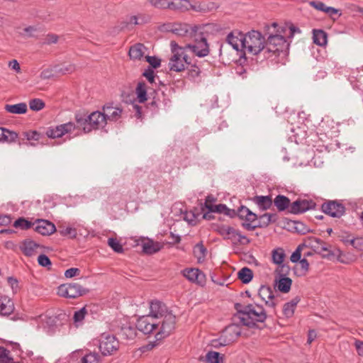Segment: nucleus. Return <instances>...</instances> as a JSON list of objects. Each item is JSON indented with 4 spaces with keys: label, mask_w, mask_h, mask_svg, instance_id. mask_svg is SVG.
I'll return each instance as SVG.
<instances>
[{
    "label": "nucleus",
    "mask_w": 363,
    "mask_h": 363,
    "mask_svg": "<svg viewBox=\"0 0 363 363\" xmlns=\"http://www.w3.org/2000/svg\"><path fill=\"white\" fill-rule=\"evenodd\" d=\"M183 277L199 286H203L206 283V275L197 268H189L183 270Z\"/></svg>",
    "instance_id": "2eb2a0df"
},
{
    "label": "nucleus",
    "mask_w": 363,
    "mask_h": 363,
    "mask_svg": "<svg viewBox=\"0 0 363 363\" xmlns=\"http://www.w3.org/2000/svg\"><path fill=\"white\" fill-rule=\"evenodd\" d=\"M172 55L169 58L168 67L171 72H182V47H180L174 40L170 43Z\"/></svg>",
    "instance_id": "9d476101"
},
{
    "label": "nucleus",
    "mask_w": 363,
    "mask_h": 363,
    "mask_svg": "<svg viewBox=\"0 0 363 363\" xmlns=\"http://www.w3.org/2000/svg\"><path fill=\"white\" fill-rule=\"evenodd\" d=\"M183 220H185L191 225H195L197 223V216L191 212H183Z\"/></svg>",
    "instance_id": "6e6d98bb"
},
{
    "label": "nucleus",
    "mask_w": 363,
    "mask_h": 363,
    "mask_svg": "<svg viewBox=\"0 0 363 363\" xmlns=\"http://www.w3.org/2000/svg\"><path fill=\"white\" fill-rule=\"evenodd\" d=\"M88 292L89 290L87 289L84 288L77 283L62 284L57 288V294L60 296L69 298H76Z\"/></svg>",
    "instance_id": "6e6552de"
},
{
    "label": "nucleus",
    "mask_w": 363,
    "mask_h": 363,
    "mask_svg": "<svg viewBox=\"0 0 363 363\" xmlns=\"http://www.w3.org/2000/svg\"><path fill=\"white\" fill-rule=\"evenodd\" d=\"M272 261L277 264H281L285 257V253L282 248L274 249L272 252Z\"/></svg>",
    "instance_id": "a19ab883"
},
{
    "label": "nucleus",
    "mask_w": 363,
    "mask_h": 363,
    "mask_svg": "<svg viewBox=\"0 0 363 363\" xmlns=\"http://www.w3.org/2000/svg\"><path fill=\"white\" fill-rule=\"evenodd\" d=\"M75 128V124L72 122H69L57 125L55 128L48 129L46 132V134L49 138H60L65 133L73 131Z\"/></svg>",
    "instance_id": "dca6fc26"
},
{
    "label": "nucleus",
    "mask_w": 363,
    "mask_h": 363,
    "mask_svg": "<svg viewBox=\"0 0 363 363\" xmlns=\"http://www.w3.org/2000/svg\"><path fill=\"white\" fill-rule=\"evenodd\" d=\"M238 277L243 284H247L252 279V271L248 267H243L238 272Z\"/></svg>",
    "instance_id": "e433bc0d"
},
{
    "label": "nucleus",
    "mask_w": 363,
    "mask_h": 363,
    "mask_svg": "<svg viewBox=\"0 0 363 363\" xmlns=\"http://www.w3.org/2000/svg\"><path fill=\"white\" fill-rule=\"evenodd\" d=\"M233 333L234 334V337L237 338L240 335V332L238 330V328L235 325L229 326L225 329L220 340H222L223 337H227L228 334H231Z\"/></svg>",
    "instance_id": "5fc2aeb1"
},
{
    "label": "nucleus",
    "mask_w": 363,
    "mask_h": 363,
    "mask_svg": "<svg viewBox=\"0 0 363 363\" xmlns=\"http://www.w3.org/2000/svg\"><path fill=\"white\" fill-rule=\"evenodd\" d=\"M24 138L28 140H38L40 138V133L37 131H28L23 133Z\"/></svg>",
    "instance_id": "e2e57ef3"
},
{
    "label": "nucleus",
    "mask_w": 363,
    "mask_h": 363,
    "mask_svg": "<svg viewBox=\"0 0 363 363\" xmlns=\"http://www.w3.org/2000/svg\"><path fill=\"white\" fill-rule=\"evenodd\" d=\"M309 4L316 10L323 11L324 13H325V9L328 8V6L320 1H312L309 2Z\"/></svg>",
    "instance_id": "680f3d73"
},
{
    "label": "nucleus",
    "mask_w": 363,
    "mask_h": 363,
    "mask_svg": "<svg viewBox=\"0 0 363 363\" xmlns=\"http://www.w3.org/2000/svg\"><path fill=\"white\" fill-rule=\"evenodd\" d=\"M289 43L279 33H269L263 50V57L276 64L284 65L289 55Z\"/></svg>",
    "instance_id": "f257e3e1"
},
{
    "label": "nucleus",
    "mask_w": 363,
    "mask_h": 363,
    "mask_svg": "<svg viewBox=\"0 0 363 363\" xmlns=\"http://www.w3.org/2000/svg\"><path fill=\"white\" fill-rule=\"evenodd\" d=\"M150 21V16L145 13H138L135 16H131L128 19V24L143 25L147 23Z\"/></svg>",
    "instance_id": "2f4dec72"
},
{
    "label": "nucleus",
    "mask_w": 363,
    "mask_h": 363,
    "mask_svg": "<svg viewBox=\"0 0 363 363\" xmlns=\"http://www.w3.org/2000/svg\"><path fill=\"white\" fill-rule=\"evenodd\" d=\"M241 307L240 303L235 304V308L241 315L240 320L246 326L254 327L257 322L263 323L267 318L266 311L260 305L248 304Z\"/></svg>",
    "instance_id": "7ed1b4c3"
},
{
    "label": "nucleus",
    "mask_w": 363,
    "mask_h": 363,
    "mask_svg": "<svg viewBox=\"0 0 363 363\" xmlns=\"http://www.w3.org/2000/svg\"><path fill=\"white\" fill-rule=\"evenodd\" d=\"M34 223H31L23 218H20L17 219L14 223L13 226L16 228H21L22 230H27L30 228H33Z\"/></svg>",
    "instance_id": "37998d69"
},
{
    "label": "nucleus",
    "mask_w": 363,
    "mask_h": 363,
    "mask_svg": "<svg viewBox=\"0 0 363 363\" xmlns=\"http://www.w3.org/2000/svg\"><path fill=\"white\" fill-rule=\"evenodd\" d=\"M315 206L316 203L311 199H298L291 204L289 211L293 214L302 213L315 208Z\"/></svg>",
    "instance_id": "f8f14e48"
},
{
    "label": "nucleus",
    "mask_w": 363,
    "mask_h": 363,
    "mask_svg": "<svg viewBox=\"0 0 363 363\" xmlns=\"http://www.w3.org/2000/svg\"><path fill=\"white\" fill-rule=\"evenodd\" d=\"M257 218L258 217L257 214L250 211V213L245 219V221L247 222V223L245 225V228L247 230L255 229L257 227V224L253 225V223L257 220Z\"/></svg>",
    "instance_id": "c03bdc74"
},
{
    "label": "nucleus",
    "mask_w": 363,
    "mask_h": 363,
    "mask_svg": "<svg viewBox=\"0 0 363 363\" xmlns=\"http://www.w3.org/2000/svg\"><path fill=\"white\" fill-rule=\"evenodd\" d=\"M206 13L210 11L208 5L197 0H183V11Z\"/></svg>",
    "instance_id": "6ab92c4d"
},
{
    "label": "nucleus",
    "mask_w": 363,
    "mask_h": 363,
    "mask_svg": "<svg viewBox=\"0 0 363 363\" xmlns=\"http://www.w3.org/2000/svg\"><path fill=\"white\" fill-rule=\"evenodd\" d=\"M207 208L211 212L222 213H225L226 215L228 214V211H229V209L227 208V206L225 204H218V205L211 204L210 206H207Z\"/></svg>",
    "instance_id": "de8ad7c7"
},
{
    "label": "nucleus",
    "mask_w": 363,
    "mask_h": 363,
    "mask_svg": "<svg viewBox=\"0 0 363 363\" xmlns=\"http://www.w3.org/2000/svg\"><path fill=\"white\" fill-rule=\"evenodd\" d=\"M246 58L245 57H241L238 60L240 64L238 65L235 68L236 74L240 76L242 79L247 77V69L242 65V62H244Z\"/></svg>",
    "instance_id": "a18cd8bd"
},
{
    "label": "nucleus",
    "mask_w": 363,
    "mask_h": 363,
    "mask_svg": "<svg viewBox=\"0 0 363 363\" xmlns=\"http://www.w3.org/2000/svg\"><path fill=\"white\" fill-rule=\"evenodd\" d=\"M146 61L152 66V68H157L160 66L161 60L155 56H146Z\"/></svg>",
    "instance_id": "052dcab7"
},
{
    "label": "nucleus",
    "mask_w": 363,
    "mask_h": 363,
    "mask_svg": "<svg viewBox=\"0 0 363 363\" xmlns=\"http://www.w3.org/2000/svg\"><path fill=\"white\" fill-rule=\"evenodd\" d=\"M206 362L208 363H223V355L215 351H209L206 355Z\"/></svg>",
    "instance_id": "ea45409f"
},
{
    "label": "nucleus",
    "mask_w": 363,
    "mask_h": 363,
    "mask_svg": "<svg viewBox=\"0 0 363 363\" xmlns=\"http://www.w3.org/2000/svg\"><path fill=\"white\" fill-rule=\"evenodd\" d=\"M168 9L172 11H178L182 8V0H169Z\"/></svg>",
    "instance_id": "774afa93"
},
{
    "label": "nucleus",
    "mask_w": 363,
    "mask_h": 363,
    "mask_svg": "<svg viewBox=\"0 0 363 363\" xmlns=\"http://www.w3.org/2000/svg\"><path fill=\"white\" fill-rule=\"evenodd\" d=\"M279 265V266L277 272L279 273V277H286V276L289 273L290 271L289 266L283 263Z\"/></svg>",
    "instance_id": "69168bd1"
},
{
    "label": "nucleus",
    "mask_w": 363,
    "mask_h": 363,
    "mask_svg": "<svg viewBox=\"0 0 363 363\" xmlns=\"http://www.w3.org/2000/svg\"><path fill=\"white\" fill-rule=\"evenodd\" d=\"M38 264L44 267H49L52 265L49 257L45 255H40L38 257Z\"/></svg>",
    "instance_id": "13d9d810"
},
{
    "label": "nucleus",
    "mask_w": 363,
    "mask_h": 363,
    "mask_svg": "<svg viewBox=\"0 0 363 363\" xmlns=\"http://www.w3.org/2000/svg\"><path fill=\"white\" fill-rule=\"evenodd\" d=\"M17 138L18 134L16 132L0 128V142L11 143L15 142Z\"/></svg>",
    "instance_id": "c85d7f7f"
},
{
    "label": "nucleus",
    "mask_w": 363,
    "mask_h": 363,
    "mask_svg": "<svg viewBox=\"0 0 363 363\" xmlns=\"http://www.w3.org/2000/svg\"><path fill=\"white\" fill-rule=\"evenodd\" d=\"M265 43V38L259 31L252 30L245 35V50L249 53L252 55L261 53L263 55Z\"/></svg>",
    "instance_id": "20e7f679"
},
{
    "label": "nucleus",
    "mask_w": 363,
    "mask_h": 363,
    "mask_svg": "<svg viewBox=\"0 0 363 363\" xmlns=\"http://www.w3.org/2000/svg\"><path fill=\"white\" fill-rule=\"evenodd\" d=\"M135 92L140 103H143L147 100L146 84L144 82L138 84Z\"/></svg>",
    "instance_id": "58836bf2"
},
{
    "label": "nucleus",
    "mask_w": 363,
    "mask_h": 363,
    "mask_svg": "<svg viewBox=\"0 0 363 363\" xmlns=\"http://www.w3.org/2000/svg\"><path fill=\"white\" fill-rule=\"evenodd\" d=\"M146 48L141 43H137L130 48L129 56L133 60H140L143 57Z\"/></svg>",
    "instance_id": "bb28decb"
},
{
    "label": "nucleus",
    "mask_w": 363,
    "mask_h": 363,
    "mask_svg": "<svg viewBox=\"0 0 363 363\" xmlns=\"http://www.w3.org/2000/svg\"><path fill=\"white\" fill-rule=\"evenodd\" d=\"M300 301L298 297H295L289 302L286 303L283 306V313L286 318H291L294 315V311L298 303Z\"/></svg>",
    "instance_id": "7c9ffc66"
},
{
    "label": "nucleus",
    "mask_w": 363,
    "mask_h": 363,
    "mask_svg": "<svg viewBox=\"0 0 363 363\" xmlns=\"http://www.w3.org/2000/svg\"><path fill=\"white\" fill-rule=\"evenodd\" d=\"M86 313H87L86 310L84 307L81 308L80 310L74 312V322L78 323V322L82 321L84 318Z\"/></svg>",
    "instance_id": "0e129e2a"
},
{
    "label": "nucleus",
    "mask_w": 363,
    "mask_h": 363,
    "mask_svg": "<svg viewBox=\"0 0 363 363\" xmlns=\"http://www.w3.org/2000/svg\"><path fill=\"white\" fill-rule=\"evenodd\" d=\"M163 247V245L158 242H154L152 240L147 239L145 240H143L142 242V247L143 251L145 254L152 255L155 252H157L160 251Z\"/></svg>",
    "instance_id": "5701e85b"
},
{
    "label": "nucleus",
    "mask_w": 363,
    "mask_h": 363,
    "mask_svg": "<svg viewBox=\"0 0 363 363\" xmlns=\"http://www.w3.org/2000/svg\"><path fill=\"white\" fill-rule=\"evenodd\" d=\"M168 313L164 303L157 300L152 301L150 302V314L140 317L138 319L136 327L144 334L153 333L154 329L159 327V319Z\"/></svg>",
    "instance_id": "f03ea898"
},
{
    "label": "nucleus",
    "mask_w": 363,
    "mask_h": 363,
    "mask_svg": "<svg viewBox=\"0 0 363 363\" xmlns=\"http://www.w3.org/2000/svg\"><path fill=\"white\" fill-rule=\"evenodd\" d=\"M108 245L116 252L121 253V252H123V248L122 245L116 238H108Z\"/></svg>",
    "instance_id": "8fccbe9b"
},
{
    "label": "nucleus",
    "mask_w": 363,
    "mask_h": 363,
    "mask_svg": "<svg viewBox=\"0 0 363 363\" xmlns=\"http://www.w3.org/2000/svg\"><path fill=\"white\" fill-rule=\"evenodd\" d=\"M245 35L241 32L233 31L228 35L226 40L235 50L238 51L240 48L245 50Z\"/></svg>",
    "instance_id": "aec40b11"
},
{
    "label": "nucleus",
    "mask_w": 363,
    "mask_h": 363,
    "mask_svg": "<svg viewBox=\"0 0 363 363\" xmlns=\"http://www.w3.org/2000/svg\"><path fill=\"white\" fill-rule=\"evenodd\" d=\"M39 247H40L39 244L30 239L25 240L21 246V249L24 255L29 257L34 255Z\"/></svg>",
    "instance_id": "b1692460"
},
{
    "label": "nucleus",
    "mask_w": 363,
    "mask_h": 363,
    "mask_svg": "<svg viewBox=\"0 0 363 363\" xmlns=\"http://www.w3.org/2000/svg\"><path fill=\"white\" fill-rule=\"evenodd\" d=\"M277 220V215L276 213H264L260 216L258 219L257 227L266 228L271 223H275Z\"/></svg>",
    "instance_id": "cd10ccee"
},
{
    "label": "nucleus",
    "mask_w": 363,
    "mask_h": 363,
    "mask_svg": "<svg viewBox=\"0 0 363 363\" xmlns=\"http://www.w3.org/2000/svg\"><path fill=\"white\" fill-rule=\"evenodd\" d=\"M14 304L12 300L6 296H0V314L9 315L13 313Z\"/></svg>",
    "instance_id": "4be33fe9"
},
{
    "label": "nucleus",
    "mask_w": 363,
    "mask_h": 363,
    "mask_svg": "<svg viewBox=\"0 0 363 363\" xmlns=\"http://www.w3.org/2000/svg\"><path fill=\"white\" fill-rule=\"evenodd\" d=\"M260 298L264 301L265 305L273 310L275 313V307L278 303L277 298L274 296V291L269 286H262L258 292Z\"/></svg>",
    "instance_id": "ddd939ff"
},
{
    "label": "nucleus",
    "mask_w": 363,
    "mask_h": 363,
    "mask_svg": "<svg viewBox=\"0 0 363 363\" xmlns=\"http://www.w3.org/2000/svg\"><path fill=\"white\" fill-rule=\"evenodd\" d=\"M106 121H117L122 115L123 110L111 105H104L102 108Z\"/></svg>",
    "instance_id": "412c9836"
},
{
    "label": "nucleus",
    "mask_w": 363,
    "mask_h": 363,
    "mask_svg": "<svg viewBox=\"0 0 363 363\" xmlns=\"http://www.w3.org/2000/svg\"><path fill=\"white\" fill-rule=\"evenodd\" d=\"M45 106V103L40 99H33L29 101L30 108L34 111L42 110Z\"/></svg>",
    "instance_id": "49530a36"
},
{
    "label": "nucleus",
    "mask_w": 363,
    "mask_h": 363,
    "mask_svg": "<svg viewBox=\"0 0 363 363\" xmlns=\"http://www.w3.org/2000/svg\"><path fill=\"white\" fill-rule=\"evenodd\" d=\"M119 335L123 339L132 340L136 337L137 332L135 327L124 325L121 328Z\"/></svg>",
    "instance_id": "f704fd0d"
},
{
    "label": "nucleus",
    "mask_w": 363,
    "mask_h": 363,
    "mask_svg": "<svg viewBox=\"0 0 363 363\" xmlns=\"http://www.w3.org/2000/svg\"><path fill=\"white\" fill-rule=\"evenodd\" d=\"M203 33L201 26L183 23V41L191 43Z\"/></svg>",
    "instance_id": "4468645a"
},
{
    "label": "nucleus",
    "mask_w": 363,
    "mask_h": 363,
    "mask_svg": "<svg viewBox=\"0 0 363 363\" xmlns=\"http://www.w3.org/2000/svg\"><path fill=\"white\" fill-rule=\"evenodd\" d=\"M160 325L154 329L157 340H162L169 335L175 329L176 316L172 312H169L161 319H159Z\"/></svg>",
    "instance_id": "39448f33"
},
{
    "label": "nucleus",
    "mask_w": 363,
    "mask_h": 363,
    "mask_svg": "<svg viewBox=\"0 0 363 363\" xmlns=\"http://www.w3.org/2000/svg\"><path fill=\"white\" fill-rule=\"evenodd\" d=\"M183 50H189L199 57H204L210 53L209 44L204 33L193 42L186 43Z\"/></svg>",
    "instance_id": "423d86ee"
},
{
    "label": "nucleus",
    "mask_w": 363,
    "mask_h": 363,
    "mask_svg": "<svg viewBox=\"0 0 363 363\" xmlns=\"http://www.w3.org/2000/svg\"><path fill=\"white\" fill-rule=\"evenodd\" d=\"M323 213L333 218H340L345 212L344 205L337 201H328L321 205Z\"/></svg>",
    "instance_id": "9b49d317"
},
{
    "label": "nucleus",
    "mask_w": 363,
    "mask_h": 363,
    "mask_svg": "<svg viewBox=\"0 0 363 363\" xmlns=\"http://www.w3.org/2000/svg\"><path fill=\"white\" fill-rule=\"evenodd\" d=\"M274 203L279 211H284L286 208L290 209L291 202L288 197L283 195H278L274 200Z\"/></svg>",
    "instance_id": "c756f323"
},
{
    "label": "nucleus",
    "mask_w": 363,
    "mask_h": 363,
    "mask_svg": "<svg viewBox=\"0 0 363 363\" xmlns=\"http://www.w3.org/2000/svg\"><path fill=\"white\" fill-rule=\"evenodd\" d=\"M5 110L10 113L23 114L27 112V105L26 103H19L13 105L6 104Z\"/></svg>",
    "instance_id": "473e14b6"
},
{
    "label": "nucleus",
    "mask_w": 363,
    "mask_h": 363,
    "mask_svg": "<svg viewBox=\"0 0 363 363\" xmlns=\"http://www.w3.org/2000/svg\"><path fill=\"white\" fill-rule=\"evenodd\" d=\"M60 234L64 236H69L74 238L77 236V231L74 228L67 227L60 230Z\"/></svg>",
    "instance_id": "338daca9"
},
{
    "label": "nucleus",
    "mask_w": 363,
    "mask_h": 363,
    "mask_svg": "<svg viewBox=\"0 0 363 363\" xmlns=\"http://www.w3.org/2000/svg\"><path fill=\"white\" fill-rule=\"evenodd\" d=\"M100 356L96 352H89L81 359V363H99Z\"/></svg>",
    "instance_id": "79ce46f5"
},
{
    "label": "nucleus",
    "mask_w": 363,
    "mask_h": 363,
    "mask_svg": "<svg viewBox=\"0 0 363 363\" xmlns=\"http://www.w3.org/2000/svg\"><path fill=\"white\" fill-rule=\"evenodd\" d=\"M119 342L114 335L103 333L99 340V350L104 355L111 354L118 348Z\"/></svg>",
    "instance_id": "1a4fd4ad"
},
{
    "label": "nucleus",
    "mask_w": 363,
    "mask_h": 363,
    "mask_svg": "<svg viewBox=\"0 0 363 363\" xmlns=\"http://www.w3.org/2000/svg\"><path fill=\"white\" fill-rule=\"evenodd\" d=\"M194 253L199 259L204 258L206 253V248L202 243H197L194 247Z\"/></svg>",
    "instance_id": "603ef678"
},
{
    "label": "nucleus",
    "mask_w": 363,
    "mask_h": 363,
    "mask_svg": "<svg viewBox=\"0 0 363 363\" xmlns=\"http://www.w3.org/2000/svg\"><path fill=\"white\" fill-rule=\"evenodd\" d=\"M313 43L318 45L323 46L327 43V33L323 30H313Z\"/></svg>",
    "instance_id": "c9c22d12"
},
{
    "label": "nucleus",
    "mask_w": 363,
    "mask_h": 363,
    "mask_svg": "<svg viewBox=\"0 0 363 363\" xmlns=\"http://www.w3.org/2000/svg\"><path fill=\"white\" fill-rule=\"evenodd\" d=\"M315 245H313L314 250L318 253L329 251L328 245L319 238H315L314 240Z\"/></svg>",
    "instance_id": "3c124183"
},
{
    "label": "nucleus",
    "mask_w": 363,
    "mask_h": 363,
    "mask_svg": "<svg viewBox=\"0 0 363 363\" xmlns=\"http://www.w3.org/2000/svg\"><path fill=\"white\" fill-rule=\"evenodd\" d=\"M183 72H185V78L194 82L201 81V69L196 65L197 60L194 57H191L187 54L183 55Z\"/></svg>",
    "instance_id": "0eeeda50"
},
{
    "label": "nucleus",
    "mask_w": 363,
    "mask_h": 363,
    "mask_svg": "<svg viewBox=\"0 0 363 363\" xmlns=\"http://www.w3.org/2000/svg\"><path fill=\"white\" fill-rule=\"evenodd\" d=\"M293 228L298 233L304 235L309 232V228L305 224L300 221L293 222Z\"/></svg>",
    "instance_id": "864d4df0"
},
{
    "label": "nucleus",
    "mask_w": 363,
    "mask_h": 363,
    "mask_svg": "<svg viewBox=\"0 0 363 363\" xmlns=\"http://www.w3.org/2000/svg\"><path fill=\"white\" fill-rule=\"evenodd\" d=\"M89 120L91 121V125L86 127V130H93L103 128L106 125V121L103 111H94L89 115Z\"/></svg>",
    "instance_id": "f3484780"
},
{
    "label": "nucleus",
    "mask_w": 363,
    "mask_h": 363,
    "mask_svg": "<svg viewBox=\"0 0 363 363\" xmlns=\"http://www.w3.org/2000/svg\"><path fill=\"white\" fill-rule=\"evenodd\" d=\"M33 229L43 235H50L56 230L55 225L46 220H38L34 223Z\"/></svg>",
    "instance_id": "a211bd4d"
},
{
    "label": "nucleus",
    "mask_w": 363,
    "mask_h": 363,
    "mask_svg": "<svg viewBox=\"0 0 363 363\" xmlns=\"http://www.w3.org/2000/svg\"><path fill=\"white\" fill-rule=\"evenodd\" d=\"M89 115L78 113L75 114L76 128L82 129L84 133H89L91 130H86V127L91 125V121L89 120Z\"/></svg>",
    "instance_id": "a878e982"
},
{
    "label": "nucleus",
    "mask_w": 363,
    "mask_h": 363,
    "mask_svg": "<svg viewBox=\"0 0 363 363\" xmlns=\"http://www.w3.org/2000/svg\"><path fill=\"white\" fill-rule=\"evenodd\" d=\"M74 70H75V67L74 65H68L67 66H63L62 67H60V68H59L58 67H55V72L60 73L62 74L72 73Z\"/></svg>",
    "instance_id": "4d7b16f0"
},
{
    "label": "nucleus",
    "mask_w": 363,
    "mask_h": 363,
    "mask_svg": "<svg viewBox=\"0 0 363 363\" xmlns=\"http://www.w3.org/2000/svg\"><path fill=\"white\" fill-rule=\"evenodd\" d=\"M169 0H150V4L157 9H167L169 5Z\"/></svg>",
    "instance_id": "bf43d9fd"
},
{
    "label": "nucleus",
    "mask_w": 363,
    "mask_h": 363,
    "mask_svg": "<svg viewBox=\"0 0 363 363\" xmlns=\"http://www.w3.org/2000/svg\"><path fill=\"white\" fill-rule=\"evenodd\" d=\"M221 235L225 239H233L236 238V234H238V231L230 226H222L219 230Z\"/></svg>",
    "instance_id": "4c0bfd02"
},
{
    "label": "nucleus",
    "mask_w": 363,
    "mask_h": 363,
    "mask_svg": "<svg viewBox=\"0 0 363 363\" xmlns=\"http://www.w3.org/2000/svg\"><path fill=\"white\" fill-rule=\"evenodd\" d=\"M251 200L262 211L269 209L273 202L270 196H255Z\"/></svg>",
    "instance_id": "393cba45"
},
{
    "label": "nucleus",
    "mask_w": 363,
    "mask_h": 363,
    "mask_svg": "<svg viewBox=\"0 0 363 363\" xmlns=\"http://www.w3.org/2000/svg\"><path fill=\"white\" fill-rule=\"evenodd\" d=\"M13 361L9 350L0 347V363H9Z\"/></svg>",
    "instance_id": "09e8293b"
},
{
    "label": "nucleus",
    "mask_w": 363,
    "mask_h": 363,
    "mask_svg": "<svg viewBox=\"0 0 363 363\" xmlns=\"http://www.w3.org/2000/svg\"><path fill=\"white\" fill-rule=\"evenodd\" d=\"M292 280L289 277H279L276 281V287L282 293H288L290 291Z\"/></svg>",
    "instance_id": "72a5a7b5"
}]
</instances>
